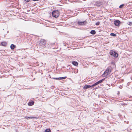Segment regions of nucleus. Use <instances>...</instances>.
Listing matches in <instances>:
<instances>
[{"label":"nucleus","mask_w":132,"mask_h":132,"mask_svg":"<svg viewBox=\"0 0 132 132\" xmlns=\"http://www.w3.org/2000/svg\"><path fill=\"white\" fill-rule=\"evenodd\" d=\"M92 87V86H90L89 85H86L84 86V89H86L88 88Z\"/></svg>","instance_id":"8"},{"label":"nucleus","mask_w":132,"mask_h":132,"mask_svg":"<svg viewBox=\"0 0 132 132\" xmlns=\"http://www.w3.org/2000/svg\"><path fill=\"white\" fill-rule=\"evenodd\" d=\"M105 79V78H104V79H103L97 81L98 84H99L103 82L104 80Z\"/></svg>","instance_id":"16"},{"label":"nucleus","mask_w":132,"mask_h":132,"mask_svg":"<svg viewBox=\"0 0 132 132\" xmlns=\"http://www.w3.org/2000/svg\"><path fill=\"white\" fill-rule=\"evenodd\" d=\"M34 104V101H32L29 102L28 103V105L29 106H32Z\"/></svg>","instance_id":"11"},{"label":"nucleus","mask_w":132,"mask_h":132,"mask_svg":"<svg viewBox=\"0 0 132 132\" xmlns=\"http://www.w3.org/2000/svg\"><path fill=\"white\" fill-rule=\"evenodd\" d=\"M15 47V46L13 44H11L10 46L12 50H14Z\"/></svg>","instance_id":"9"},{"label":"nucleus","mask_w":132,"mask_h":132,"mask_svg":"<svg viewBox=\"0 0 132 132\" xmlns=\"http://www.w3.org/2000/svg\"><path fill=\"white\" fill-rule=\"evenodd\" d=\"M68 0L69 1V0Z\"/></svg>","instance_id":"27"},{"label":"nucleus","mask_w":132,"mask_h":132,"mask_svg":"<svg viewBox=\"0 0 132 132\" xmlns=\"http://www.w3.org/2000/svg\"><path fill=\"white\" fill-rule=\"evenodd\" d=\"M25 118L26 119H33L34 118H35V117H26Z\"/></svg>","instance_id":"10"},{"label":"nucleus","mask_w":132,"mask_h":132,"mask_svg":"<svg viewBox=\"0 0 132 132\" xmlns=\"http://www.w3.org/2000/svg\"><path fill=\"white\" fill-rule=\"evenodd\" d=\"M112 71V68L111 67H109L107 68L106 70L105 71L104 73L102 75L103 77H104L107 76L108 75L110 74Z\"/></svg>","instance_id":"2"},{"label":"nucleus","mask_w":132,"mask_h":132,"mask_svg":"<svg viewBox=\"0 0 132 132\" xmlns=\"http://www.w3.org/2000/svg\"><path fill=\"white\" fill-rule=\"evenodd\" d=\"M53 79L56 80H59L58 79V78H53Z\"/></svg>","instance_id":"23"},{"label":"nucleus","mask_w":132,"mask_h":132,"mask_svg":"<svg viewBox=\"0 0 132 132\" xmlns=\"http://www.w3.org/2000/svg\"><path fill=\"white\" fill-rule=\"evenodd\" d=\"M2 45L5 46L7 44V43L6 42H2L1 43Z\"/></svg>","instance_id":"14"},{"label":"nucleus","mask_w":132,"mask_h":132,"mask_svg":"<svg viewBox=\"0 0 132 132\" xmlns=\"http://www.w3.org/2000/svg\"><path fill=\"white\" fill-rule=\"evenodd\" d=\"M52 16L55 18L58 17L59 15V11L57 10L54 11L52 12Z\"/></svg>","instance_id":"3"},{"label":"nucleus","mask_w":132,"mask_h":132,"mask_svg":"<svg viewBox=\"0 0 132 132\" xmlns=\"http://www.w3.org/2000/svg\"><path fill=\"white\" fill-rule=\"evenodd\" d=\"M24 0L26 1L27 2H29L30 1V0Z\"/></svg>","instance_id":"24"},{"label":"nucleus","mask_w":132,"mask_h":132,"mask_svg":"<svg viewBox=\"0 0 132 132\" xmlns=\"http://www.w3.org/2000/svg\"><path fill=\"white\" fill-rule=\"evenodd\" d=\"M67 77H62L58 78L59 80H61L63 79H64L66 78Z\"/></svg>","instance_id":"15"},{"label":"nucleus","mask_w":132,"mask_h":132,"mask_svg":"<svg viewBox=\"0 0 132 132\" xmlns=\"http://www.w3.org/2000/svg\"><path fill=\"white\" fill-rule=\"evenodd\" d=\"M98 82H96L94 84H93V85H92V87H93L94 86H95L96 85H98Z\"/></svg>","instance_id":"17"},{"label":"nucleus","mask_w":132,"mask_h":132,"mask_svg":"<svg viewBox=\"0 0 132 132\" xmlns=\"http://www.w3.org/2000/svg\"><path fill=\"white\" fill-rule=\"evenodd\" d=\"M45 132H51V130L50 129H47L45 130Z\"/></svg>","instance_id":"18"},{"label":"nucleus","mask_w":132,"mask_h":132,"mask_svg":"<svg viewBox=\"0 0 132 132\" xmlns=\"http://www.w3.org/2000/svg\"><path fill=\"white\" fill-rule=\"evenodd\" d=\"M32 0L35 1H38V0Z\"/></svg>","instance_id":"26"},{"label":"nucleus","mask_w":132,"mask_h":132,"mask_svg":"<svg viewBox=\"0 0 132 132\" xmlns=\"http://www.w3.org/2000/svg\"><path fill=\"white\" fill-rule=\"evenodd\" d=\"M72 64L74 65L77 66L78 65V63L77 62L73 61L72 63Z\"/></svg>","instance_id":"13"},{"label":"nucleus","mask_w":132,"mask_h":132,"mask_svg":"<svg viewBox=\"0 0 132 132\" xmlns=\"http://www.w3.org/2000/svg\"><path fill=\"white\" fill-rule=\"evenodd\" d=\"M127 24L130 25H131L132 24V22H128Z\"/></svg>","instance_id":"20"},{"label":"nucleus","mask_w":132,"mask_h":132,"mask_svg":"<svg viewBox=\"0 0 132 132\" xmlns=\"http://www.w3.org/2000/svg\"><path fill=\"white\" fill-rule=\"evenodd\" d=\"M110 35L113 36H116V34L113 33H111L110 34Z\"/></svg>","instance_id":"19"},{"label":"nucleus","mask_w":132,"mask_h":132,"mask_svg":"<svg viewBox=\"0 0 132 132\" xmlns=\"http://www.w3.org/2000/svg\"><path fill=\"white\" fill-rule=\"evenodd\" d=\"M121 105H125V103H122V104H121Z\"/></svg>","instance_id":"25"},{"label":"nucleus","mask_w":132,"mask_h":132,"mask_svg":"<svg viewBox=\"0 0 132 132\" xmlns=\"http://www.w3.org/2000/svg\"><path fill=\"white\" fill-rule=\"evenodd\" d=\"M46 44V42L44 39H42L40 40L39 42V45L42 48L44 47V46Z\"/></svg>","instance_id":"4"},{"label":"nucleus","mask_w":132,"mask_h":132,"mask_svg":"<svg viewBox=\"0 0 132 132\" xmlns=\"http://www.w3.org/2000/svg\"><path fill=\"white\" fill-rule=\"evenodd\" d=\"M78 23L79 25L82 26L86 24V21H85L83 22L78 21Z\"/></svg>","instance_id":"7"},{"label":"nucleus","mask_w":132,"mask_h":132,"mask_svg":"<svg viewBox=\"0 0 132 132\" xmlns=\"http://www.w3.org/2000/svg\"><path fill=\"white\" fill-rule=\"evenodd\" d=\"M123 6H124V4H122L119 6V7L120 8H121L123 7Z\"/></svg>","instance_id":"21"},{"label":"nucleus","mask_w":132,"mask_h":132,"mask_svg":"<svg viewBox=\"0 0 132 132\" xmlns=\"http://www.w3.org/2000/svg\"><path fill=\"white\" fill-rule=\"evenodd\" d=\"M100 24V23L99 22H97L96 23V25H99Z\"/></svg>","instance_id":"22"},{"label":"nucleus","mask_w":132,"mask_h":132,"mask_svg":"<svg viewBox=\"0 0 132 132\" xmlns=\"http://www.w3.org/2000/svg\"><path fill=\"white\" fill-rule=\"evenodd\" d=\"M114 23L115 26H118L121 23L119 20H116L114 21Z\"/></svg>","instance_id":"6"},{"label":"nucleus","mask_w":132,"mask_h":132,"mask_svg":"<svg viewBox=\"0 0 132 132\" xmlns=\"http://www.w3.org/2000/svg\"><path fill=\"white\" fill-rule=\"evenodd\" d=\"M110 54L111 55L115 57H117L118 56V54L116 52L111 51L110 52Z\"/></svg>","instance_id":"5"},{"label":"nucleus","mask_w":132,"mask_h":132,"mask_svg":"<svg viewBox=\"0 0 132 132\" xmlns=\"http://www.w3.org/2000/svg\"><path fill=\"white\" fill-rule=\"evenodd\" d=\"M92 4L94 7H99L101 5H103V2L100 0H99L93 2L92 3Z\"/></svg>","instance_id":"1"},{"label":"nucleus","mask_w":132,"mask_h":132,"mask_svg":"<svg viewBox=\"0 0 132 132\" xmlns=\"http://www.w3.org/2000/svg\"><path fill=\"white\" fill-rule=\"evenodd\" d=\"M90 33L94 35L96 34V32L95 30H92L90 31Z\"/></svg>","instance_id":"12"}]
</instances>
